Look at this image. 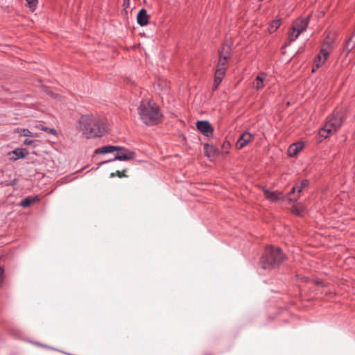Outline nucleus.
<instances>
[{
    "label": "nucleus",
    "mask_w": 355,
    "mask_h": 355,
    "mask_svg": "<svg viewBox=\"0 0 355 355\" xmlns=\"http://www.w3.org/2000/svg\"><path fill=\"white\" fill-rule=\"evenodd\" d=\"M204 148H205V150L207 153H208V152H213V153H214L216 151V149H215V148L213 146L205 144L204 146Z\"/></svg>",
    "instance_id": "28"
},
{
    "label": "nucleus",
    "mask_w": 355,
    "mask_h": 355,
    "mask_svg": "<svg viewBox=\"0 0 355 355\" xmlns=\"http://www.w3.org/2000/svg\"><path fill=\"white\" fill-rule=\"evenodd\" d=\"M309 181L306 179L302 180L299 184L295 186L297 187V193L294 196L289 198L290 202H296L300 198V194L302 190L309 184Z\"/></svg>",
    "instance_id": "13"
},
{
    "label": "nucleus",
    "mask_w": 355,
    "mask_h": 355,
    "mask_svg": "<svg viewBox=\"0 0 355 355\" xmlns=\"http://www.w3.org/2000/svg\"><path fill=\"white\" fill-rule=\"evenodd\" d=\"M309 23V17L297 19L293 25L294 31H298L300 34L305 31Z\"/></svg>",
    "instance_id": "10"
},
{
    "label": "nucleus",
    "mask_w": 355,
    "mask_h": 355,
    "mask_svg": "<svg viewBox=\"0 0 355 355\" xmlns=\"http://www.w3.org/2000/svg\"><path fill=\"white\" fill-rule=\"evenodd\" d=\"M231 49L227 45H223L222 49L219 51V59L216 67L220 68H225L226 60L230 55Z\"/></svg>",
    "instance_id": "8"
},
{
    "label": "nucleus",
    "mask_w": 355,
    "mask_h": 355,
    "mask_svg": "<svg viewBox=\"0 0 355 355\" xmlns=\"http://www.w3.org/2000/svg\"><path fill=\"white\" fill-rule=\"evenodd\" d=\"M109 161H110V160L105 161V162H100V163H99V165H101V164H103L107 163V162H108Z\"/></svg>",
    "instance_id": "34"
},
{
    "label": "nucleus",
    "mask_w": 355,
    "mask_h": 355,
    "mask_svg": "<svg viewBox=\"0 0 355 355\" xmlns=\"http://www.w3.org/2000/svg\"><path fill=\"white\" fill-rule=\"evenodd\" d=\"M284 258L285 255L279 248L267 247L261 258L260 265L263 269H272L279 266Z\"/></svg>",
    "instance_id": "3"
},
{
    "label": "nucleus",
    "mask_w": 355,
    "mask_h": 355,
    "mask_svg": "<svg viewBox=\"0 0 355 355\" xmlns=\"http://www.w3.org/2000/svg\"><path fill=\"white\" fill-rule=\"evenodd\" d=\"M42 130H44L45 132L51 133V135H57V131L54 128H46V127H42Z\"/></svg>",
    "instance_id": "27"
},
{
    "label": "nucleus",
    "mask_w": 355,
    "mask_h": 355,
    "mask_svg": "<svg viewBox=\"0 0 355 355\" xmlns=\"http://www.w3.org/2000/svg\"><path fill=\"white\" fill-rule=\"evenodd\" d=\"M300 33L297 31H294V28L292 27V28L291 29L289 33H288V40L291 42L295 41V40L297 39V37L300 36Z\"/></svg>",
    "instance_id": "21"
},
{
    "label": "nucleus",
    "mask_w": 355,
    "mask_h": 355,
    "mask_svg": "<svg viewBox=\"0 0 355 355\" xmlns=\"http://www.w3.org/2000/svg\"><path fill=\"white\" fill-rule=\"evenodd\" d=\"M35 143V141L30 139V138H26L24 141V145H26V146H31V145H33V144Z\"/></svg>",
    "instance_id": "29"
},
{
    "label": "nucleus",
    "mask_w": 355,
    "mask_h": 355,
    "mask_svg": "<svg viewBox=\"0 0 355 355\" xmlns=\"http://www.w3.org/2000/svg\"><path fill=\"white\" fill-rule=\"evenodd\" d=\"M262 191L265 198L270 202H277L284 201L285 197L282 192L278 191H271L266 187H262Z\"/></svg>",
    "instance_id": "6"
},
{
    "label": "nucleus",
    "mask_w": 355,
    "mask_h": 355,
    "mask_svg": "<svg viewBox=\"0 0 355 355\" xmlns=\"http://www.w3.org/2000/svg\"><path fill=\"white\" fill-rule=\"evenodd\" d=\"M12 153L15 155V159L24 158L28 155V152L24 148H16Z\"/></svg>",
    "instance_id": "17"
},
{
    "label": "nucleus",
    "mask_w": 355,
    "mask_h": 355,
    "mask_svg": "<svg viewBox=\"0 0 355 355\" xmlns=\"http://www.w3.org/2000/svg\"><path fill=\"white\" fill-rule=\"evenodd\" d=\"M266 77V73H265L263 72H262L259 75H258L256 77L254 81L253 82V87L257 90L263 88L264 86L263 80Z\"/></svg>",
    "instance_id": "15"
},
{
    "label": "nucleus",
    "mask_w": 355,
    "mask_h": 355,
    "mask_svg": "<svg viewBox=\"0 0 355 355\" xmlns=\"http://www.w3.org/2000/svg\"><path fill=\"white\" fill-rule=\"evenodd\" d=\"M281 19H276L271 22L268 28V31L272 33H274L281 25Z\"/></svg>",
    "instance_id": "18"
},
{
    "label": "nucleus",
    "mask_w": 355,
    "mask_h": 355,
    "mask_svg": "<svg viewBox=\"0 0 355 355\" xmlns=\"http://www.w3.org/2000/svg\"><path fill=\"white\" fill-rule=\"evenodd\" d=\"M46 93L51 96L52 98H58L59 97V95L56 94H54L52 91L51 90H47L46 89Z\"/></svg>",
    "instance_id": "30"
},
{
    "label": "nucleus",
    "mask_w": 355,
    "mask_h": 355,
    "mask_svg": "<svg viewBox=\"0 0 355 355\" xmlns=\"http://www.w3.org/2000/svg\"><path fill=\"white\" fill-rule=\"evenodd\" d=\"M40 200V198L38 196H33V197H27V198H24L21 202H20V205L23 207H29L31 204L37 202V201H39Z\"/></svg>",
    "instance_id": "16"
},
{
    "label": "nucleus",
    "mask_w": 355,
    "mask_h": 355,
    "mask_svg": "<svg viewBox=\"0 0 355 355\" xmlns=\"http://www.w3.org/2000/svg\"><path fill=\"white\" fill-rule=\"evenodd\" d=\"M292 212L297 216H302L304 212V209L302 206H300L299 205H294L292 207Z\"/></svg>",
    "instance_id": "20"
},
{
    "label": "nucleus",
    "mask_w": 355,
    "mask_h": 355,
    "mask_svg": "<svg viewBox=\"0 0 355 355\" xmlns=\"http://www.w3.org/2000/svg\"><path fill=\"white\" fill-rule=\"evenodd\" d=\"M343 122V113L338 112L333 113L328 119L324 127L320 130V135L327 138L331 134L336 132Z\"/></svg>",
    "instance_id": "4"
},
{
    "label": "nucleus",
    "mask_w": 355,
    "mask_h": 355,
    "mask_svg": "<svg viewBox=\"0 0 355 355\" xmlns=\"http://www.w3.org/2000/svg\"><path fill=\"white\" fill-rule=\"evenodd\" d=\"M18 132L20 135L27 137H33V133L27 128H21L18 130Z\"/></svg>",
    "instance_id": "23"
},
{
    "label": "nucleus",
    "mask_w": 355,
    "mask_h": 355,
    "mask_svg": "<svg viewBox=\"0 0 355 355\" xmlns=\"http://www.w3.org/2000/svg\"><path fill=\"white\" fill-rule=\"evenodd\" d=\"M129 5H130V1L129 0H123V6L124 9L128 8L129 6Z\"/></svg>",
    "instance_id": "32"
},
{
    "label": "nucleus",
    "mask_w": 355,
    "mask_h": 355,
    "mask_svg": "<svg viewBox=\"0 0 355 355\" xmlns=\"http://www.w3.org/2000/svg\"><path fill=\"white\" fill-rule=\"evenodd\" d=\"M138 114L146 125H155L162 121V114L157 104L150 100H143L137 107Z\"/></svg>",
    "instance_id": "1"
},
{
    "label": "nucleus",
    "mask_w": 355,
    "mask_h": 355,
    "mask_svg": "<svg viewBox=\"0 0 355 355\" xmlns=\"http://www.w3.org/2000/svg\"><path fill=\"white\" fill-rule=\"evenodd\" d=\"M111 153V145H107L105 147L97 148L95 150L96 154H105Z\"/></svg>",
    "instance_id": "22"
},
{
    "label": "nucleus",
    "mask_w": 355,
    "mask_h": 355,
    "mask_svg": "<svg viewBox=\"0 0 355 355\" xmlns=\"http://www.w3.org/2000/svg\"><path fill=\"white\" fill-rule=\"evenodd\" d=\"M135 153L125 148L112 146V162L129 161L135 158Z\"/></svg>",
    "instance_id": "5"
},
{
    "label": "nucleus",
    "mask_w": 355,
    "mask_h": 355,
    "mask_svg": "<svg viewBox=\"0 0 355 355\" xmlns=\"http://www.w3.org/2000/svg\"><path fill=\"white\" fill-rule=\"evenodd\" d=\"M328 52L326 49H322L318 55L317 58L320 62H324L328 57Z\"/></svg>",
    "instance_id": "19"
},
{
    "label": "nucleus",
    "mask_w": 355,
    "mask_h": 355,
    "mask_svg": "<svg viewBox=\"0 0 355 355\" xmlns=\"http://www.w3.org/2000/svg\"><path fill=\"white\" fill-rule=\"evenodd\" d=\"M149 19V15L147 14V11L144 8H141L137 16V23L141 26H144L148 24Z\"/></svg>",
    "instance_id": "12"
},
{
    "label": "nucleus",
    "mask_w": 355,
    "mask_h": 355,
    "mask_svg": "<svg viewBox=\"0 0 355 355\" xmlns=\"http://www.w3.org/2000/svg\"><path fill=\"white\" fill-rule=\"evenodd\" d=\"M27 5L30 9L32 10H35V8L38 3V0H26Z\"/></svg>",
    "instance_id": "24"
},
{
    "label": "nucleus",
    "mask_w": 355,
    "mask_h": 355,
    "mask_svg": "<svg viewBox=\"0 0 355 355\" xmlns=\"http://www.w3.org/2000/svg\"><path fill=\"white\" fill-rule=\"evenodd\" d=\"M315 284H316L317 285H320V286H324V284L323 282H322V280H320V279L316 280V281H315Z\"/></svg>",
    "instance_id": "33"
},
{
    "label": "nucleus",
    "mask_w": 355,
    "mask_h": 355,
    "mask_svg": "<svg viewBox=\"0 0 355 355\" xmlns=\"http://www.w3.org/2000/svg\"><path fill=\"white\" fill-rule=\"evenodd\" d=\"M226 71V68H220L216 67L214 74V90L217 89L218 85L223 80Z\"/></svg>",
    "instance_id": "11"
},
{
    "label": "nucleus",
    "mask_w": 355,
    "mask_h": 355,
    "mask_svg": "<svg viewBox=\"0 0 355 355\" xmlns=\"http://www.w3.org/2000/svg\"><path fill=\"white\" fill-rule=\"evenodd\" d=\"M297 187L295 185L294 187H293L292 189L291 190V191L289 192V195H293V196L295 195V191H297Z\"/></svg>",
    "instance_id": "31"
},
{
    "label": "nucleus",
    "mask_w": 355,
    "mask_h": 355,
    "mask_svg": "<svg viewBox=\"0 0 355 355\" xmlns=\"http://www.w3.org/2000/svg\"><path fill=\"white\" fill-rule=\"evenodd\" d=\"M196 128L204 136L211 137L214 132V128L211 123L207 121H198Z\"/></svg>",
    "instance_id": "7"
},
{
    "label": "nucleus",
    "mask_w": 355,
    "mask_h": 355,
    "mask_svg": "<svg viewBox=\"0 0 355 355\" xmlns=\"http://www.w3.org/2000/svg\"><path fill=\"white\" fill-rule=\"evenodd\" d=\"M304 147L303 143L292 144L288 149V155L290 157L295 156Z\"/></svg>",
    "instance_id": "14"
},
{
    "label": "nucleus",
    "mask_w": 355,
    "mask_h": 355,
    "mask_svg": "<svg viewBox=\"0 0 355 355\" xmlns=\"http://www.w3.org/2000/svg\"><path fill=\"white\" fill-rule=\"evenodd\" d=\"M324 62H319L318 58H315L314 61V64L312 69V72H315L316 69H318Z\"/></svg>",
    "instance_id": "26"
},
{
    "label": "nucleus",
    "mask_w": 355,
    "mask_h": 355,
    "mask_svg": "<svg viewBox=\"0 0 355 355\" xmlns=\"http://www.w3.org/2000/svg\"><path fill=\"white\" fill-rule=\"evenodd\" d=\"M126 170H127L126 168H123L122 171L116 170L115 173H112V177H114L115 175V174L119 178L125 177V175L124 173L126 171Z\"/></svg>",
    "instance_id": "25"
},
{
    "label": "nucleus",
    "mask_w": 355,
    "mask_h": 355,
    "mask_svg": "<svg viewBox=\"0 0 355 355\" xmlns=\"http://www.w3.org/2000/svg\"><path fill=\"white\" fill-rule=\"evenodd\" d=\"M78 129L86 138H96L103 136L105 130L101 128L96 117L92 115H83L78 120Z\"/></svg>",
    "instance_id": "2"
},
{
    "label": "nucleus",
    "mask_w": 355,
    "mask_h": 355,
    "mask_svg": "<svg viewBox=\"0 0 355 355\" xmlns=\"http://www.w3.org/2000/svg\"><path fill=\"white\" fill-rule=\"evenodd\" d=\"M254 138V135L249 132H244L238 139L236 143L237 149H241L247 146Z\"/></svg>",
    "instance_id": "9"
}]
</instances>
